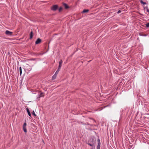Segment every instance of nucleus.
<instances>
[{"label":"nucleus","instance_id":"1","mask_svg":"<svg viewBox=\"0 0 149 149\" xmlns=\"http://www.w3.org/2000/svg\"><path fill=\"white\" fill-rule=\"evenodd\" d=\"M52 10L53 11H55L58 8V6L57 5H54L51 8Z\"/></svg>","mask_w":149,"mask_h":149},{"label":"nucleus","instance_id":"2","mask_svg":"<svg viewBox=\"0 0 149 149\" xmlns=\"http://www.w3.org/2000/svg\"><path fill=\"white\" fill-rule=\"evenodd\" d=\"M5 33L6 35H10V36H11L12 35L13 32H10L8 30H6V31Z\"/></svg>","mask_w":149,"mask_h":149},{"label":"nucleus","instance_id":"3","mask_svg":"<svg viewBox=\"0 0 149 149\" xmlns=\"http://www.w3.org/2000/svg\"><path fill=\"white\" fill-rule=\"evenodd\" d=\"M86 143H88V145H90V146H92L94 144V141H93L91 143L90 141L89 143V141H88V143H87V142Z\"/></svg>","mask_w":149,"mask_h":149},{"label":"nucleus","instance_id":"4","mask_svg":"<svg viewBox=\"0 0 149 149\" xmlns=\"http://www.w3.org/2000/svg\"><path fill=\"white\" fill-rule=\"evenodd\" d=\"M41 41V40L40 38H38L35 42L36 44H37L40 43Z\"/></svg>","mask_w":149,"mask_h":149},{"label":"nucleus","instance_id":"5","mask_svg":"<svg viewBox=\"0 0 149 149\" xmlns=\"http://www.w3.org/2000/svg\"><path fill=\"white\" fill-rule=\"evenodd\" d=\"M62 63H63V61H62V60H61L60 61H59V66H58V68L61 69V67L62 66Z\"/></svg>","mask_w":149,"mask_h":149},{"label":"nucleus","instance_id":"6","mask_svg":"<svg viewBox=\"0 0 149 149\" xmlns=\"http://www.w3.org/2000/svg\"><path fill=\"white\" fill-rule=\"evenodd\" d=\"M33 36V32L32 31H31L30 34V38L31 39H32Z\"/></svg>","mask_w":149,"mask_h":149},{"label":"nucleus","instance_id":"7","mask_svg":"<svg viewBox=\"0 0 149 149\" xmlns=\"http://www.w3.org/2000/svg\"><path fill=\"white\" fill-rule=\"evenodd\" d=\"M26 110L27 111L28 115H29V116H31V114L28 108L26 109Z\"/></svg>","mask_w":149,"mask_h":149},{"label":"nucleus","instance_id":"8","mask_svg":"<svg viewBox=\"0 0 149 149\" xmlns=\"http://www.w3.org/2000/svg\"><path fill=\"white\" fill-rule=\"evenodd\" d=\"M63 5L65 8L67 9L68 8V6L66 3H64Z\"/></svg>","mask_w":149,"mask_h":149},{"label":"nucleus","instance_id":"9","mask_svg":"<svg viewBox=\"0 0 149 149\" xmlns=\"http://www.w3.org/2000/svg\"><path fill=\"white\" fill-rule=\"evenodd\" d=\"M89 11L87 9H85L82 12V13H87Z\"/></svg>","mask_w":149,"mask_h":149},{"label":"nucleus","instance_id":"10","mask_svg":"<svg viewBox=\"0 0 149 149\" xmlns=\"http://www.w3.org/2000/svg\"><path fill=\"white\" fill-rule=\"evenodd\" d=\"M56 76L57 75L55 74H54L52 77V80H54V79H55L56 77Z\"/></svg>","mask_w":149,"mask_h":149},{"label":"nucleus","instance_id":"11","mask_svg":"<svg viewBox=\"0 0 149 149\" xmlns=\"http://www.w3.org/2000/svg\"><path fill=\"white\" fill-rule=\"evenodd\" d=\"M60 68H58L57 70L56 71V72H55V73L54 74H55L57 75V74H58V72H59L60 71Z\"/></svg>","mask_w":149,"mask_h":149},{"label":"nucleus","instance_id":"12","mask_svg":"<svg viewBox=\"0 0 149 149\" xmlns=\"http://www.w3.org/2000/svg\"><path fill=\"white\" fill-rule=\"evenodd\" d=\"M23 130H24V132H27V130L26 128V127H23Z\"/></svg>","mask_w":149,"mask_h":149},{"label":"nucleus","instance_id":"13","mask_svg":"<svg viewBox=\"0 0 149 149\" xmlns=\"http://www.w3.org/2000/svg\"><path fill=\"white\" fill-rule=\"evenodd\" d=\"M19 72H20V75H21V74L22 73V68L21 67H20L19 68Z\"/></svg>","mask_w":149,"mask_h":149},{"label":"nucleus","instance_id":"14","mask_svg":"<svg viewBox=\"0 0 149 149\" xmlns=\"http://www.w3.org/2000/svg\"><path fill=\"white\" fill-rule=\"evenodd\" d=\"M140 2L142 4H143L144 5L145 4H146V2H143V1H142V0H141L140 1Z\"/></svg>","mask_w":149,"mask_h":149},{"label":"nucleus","instance_id":"15","mask_svg":"<svg viewBox=\"0 0 149 149\" xmlns=\"http://www.w3.org/2000/svg\"><path fill=\"white\" fill-rule=\"evenodd\" d=\"M97 143H98L97 146H100V140H98Z\"/></svg>","mask_w":149,"mask_h":149},{"label":"nucleus","instance_id":"16","mask_svg":"<svg viewBox=\"0 0 149 149\" xmlns=\"http://www.w3.org/2000/svg\"><path fill=\"white\" fill-rule=\"evenodd\" d=\"M62 7H60L58 9L59 11L60 12L61 11V10H62Z\"/></svg>","mask_w":149,"mask_h":149},{"label":"nucleus","instance_id":"17","mask_svg":"<svg viewBox=\"0 0 149 149\" xmlns=\"http://www.w3.org/2000/svg\"><path fill=\"white\" fill-rule=\"evenodd\" d=\"M26 123H24L23 125V127H26Z\"/></svg>","mask_w":149,"mask_h":149},{"label":"nucleus","instance_id":"18","mask_svg":"<svg viewBox=\"0 0 149 149\" xmlns=\"http://www.w3.org/2000/svg\"><path fill=\"white\" fill-rule=\"evenodd\" d=\"M146 27H149V22L146 24Z\"/></svg>","mask_w":149,"mask_h":149},{"label":"nucleus","instance_id":"19","mask_svg":"<svg viewBox=\"0 0 149 149\" xmlns=\"http://www.w3.org/2000/svg\"><path fill=\"white\" fill-rule=\"evenodd\" d=\"M32 114L34 116H36V115L35 113V112L34 111H33L32 112Z\"/></svg>","mask_w":149,"mask_h":149},{"label":"nucleus","instance_id":"20","mask_svg":"<svg viewBox=\"0 0 149 149\" xmlns=\"http://www.w3.org/2000/svg\"><path fill=\"white\" fill-rule=\"evenodd\" d=\"M100 146H97V149H100Z\"/></svg>","mask_w":149,"mask_h":149},{"label":"nucleus","instance_id":"21","mask_svg":"<svg viewBox=\"0 0 149 149\" xmlns=\"http://www.w3.org/2000/svg\"><path fill=\"white\" fill-rule=\"evenodd\" d=\"M121 12V11L120 10H118L117 12V13L119 14V13Z\"/></svg>","mask_w":149,"mask_h":149},{"label":"nucleus","instance_id":"22","mask_svg":"<svg viewBox=\"0 0 149 149\" xmlns=\"http://www.w3.org/2000/svg\"><path fill=\"white\" fill-rule=\"evenodd\" d=\"M146 11L147 12H148L149 13V9L148 8H147L146 9Z\"/></svg>","mask_w":149,"mask_h":149},{"label":"nucleus","instance_id":"23","mask_svg":"<svg viewBox=\"0 0 149 149\" xmlns=\"http://www.w3.org/2000/svg\"><path fill=\"white\" fill-rule=\"evenodd\" d=\"M87 124L88 125H90V124L88 123H87L86 124Z\"/></svg>","mask_w":149,"mask_h":149},{"label":"nucleus","instance_id":"24","mask_svg":"<svg viewBox=\"0 0 149 149\" xmlns=\"http://www.w3.org/2000/svg\"><path fill=\"white\" fill-rule=\"evenodd\" d=\"M90 119H91V118H90ZM91 119H93L95 122H96V121L95 120H94L93 119L91 118Z\"/></svg>","mask_w":149,"mask_h":149},{"label":"nucleus","instance_id":"25","mask_svg":"<svg viewBox=\"0 0 149 149\" xmlns=\"http://www.w3.org/2000/svg\"><path fill=\"white\" fill-rule=\"evenodd\" d=\"M81 124H83V123L82 122H81Z\"/></svg>","mask_w":149,"mask_h":149},{"label":"nucleus","instance_id":"26","mask_svg":"<svg viewBox=\"0 0 149 149\" xmlns=\"http://www.w3.org/2000/svg\"><path fill=\"white\" fill-rule=\"evenodd\" d=\"M42 141H43V142H44V141H43V140H42Z\"/></svg>","mask_w":149,"mask_h":149}]
</instances>
